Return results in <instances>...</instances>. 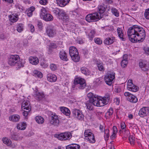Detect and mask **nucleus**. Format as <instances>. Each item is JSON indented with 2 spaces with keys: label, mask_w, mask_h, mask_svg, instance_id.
Returning a JSON list of instances; mask_svg holds the SVG:
<instances>
[{
  "label": "nucleus",
  "mask_w": 149,
  "mask_h": 149,
  "mask_svg": "<svg viewBox=\"0 0 149 149\" xmlns=\"http://www.w3.org/2000/svg\"><path fill=\"white\" fill-rule=\"evenodd\" d=\"M81 112H82L79 109H74L73 110L72 113L73 116L77 118V117H78L79 115Z\"/></svg>",
  "instance_id": "35"
},
{
  "label": "nucleus",
  "mask_w": 149,
  "mask_h": 149,
  "mask_svg": "<svg viewBox=\"0 0 149 149\" xmlns=\"http://www.w3.org/2000/svg\"><path fill=\"white\" fill-rule=\"evenodd\" d=\"M104 138L105 140H107L108 139L109 136V130L107 129L104 130Z\"/></svg>",
  "instance_id": "46"
},
{
  "label": "nucleus",
  "mask_w": 149,
  "mask_h": 149,
  "mask_svg": "<svg viewBox=\"0 0 149 149\" xmlns=\"http://www.w3.org/2000/svg\"><path fill=\"white\" fill-rule=\"evenodd\" d=\"M89 100L86 103L87 108L90 110L93 109V106L102 107L107 104L110 99V95L106 94L103 97L94 95L92 93H89L87 94Z\"/></svg>",
  "instance_id": "1"
},
{
  "label": "nucleus",
  "mask_w": 149,
  "mask_h": 149,
  "mask_svg": "<svg viewBox=\"0 0 149 149\" xmlns=\"http://www.w3.org/2000/svg\"><path fill=\"white\" fill-rule=\"evenodd\" d=\"M35 7L31 6L27 9L26 11V13L29 17H31L32 16L33 12L34 10Z\"/></svg>",
  "instance_id": "27"
},
{
  "label": "nucleus",
  "mask_w": 149,
  "mask_h": 149,
  "mask_svg": "<svg viewBox=\"0 0 149 149\" xmlns=\"http://www.w3.org/2000/svg\"><path fill=\"white\" fill-rule=\"evenodd\" d=\"M46 33L49 37H53L55 36L56 33V30L54 27L51 25L48 26L46 29Z\"/></svg>",
  "instance_id": "10"
},
{
  "label": "nucleus",
  "mask_w": 149,
  "mask_h": 149,
  "mask_svg": "<svg viewBox=\"0 0 149 149\" xmlns=\"http://www.w3.org/2000/svg\"><path fill=\"white\" fill-rule=\"evenodd\" d=\"M60 109L61 112L66 116L70 115V112L68 108L65 107H60Z\"/></svg>",
  "instance_id": "26"
},
{
  "label": "nucleus",
  "mask_w": 149,
  "mask_h": 149,
  "mask_svg": "<svg viewBox=\"0 0 149 149\" xmlns=\"http://www.w3.org/2000/svg\"><path fill=\"white\" fill-rule=\"evenodd\" d=\"M29 61L31 63L34 65H36L39 63L38 58L36 57H30L29 58Z\"/></svg>",
  "instance_id": "25"
},
{
  "label": "nucleus",
  "mask_w": 149,
  "mask_h": 149,
  "mask_svg": "<svg viewBox=\"0 0 149 149\" xmlns=\"http://www.w3.org/2000/svg\"><path fill=\"white\" fill-rule=\"evenodd\" d=\"M121 91V89L119 88H116L115 89V92L117 93H120Z\"/></svg>",
  "instance_id": "61"
},
{
  "label": "nucleus",
  "mask_w": 149,
  "mask_h": 149,
  "mask_svg": "<svg viewBox=\"0 0 149 149\" xmlns=\"http://www.w3.org/2000/svg\"><path fill=\"white\" fill-rule=\"evenodd\" d=\"M144 16L146 19H149V8L146 10Z\"/></svg>",
  "instance_id": "53"
},
{
  "label": "nucleus",
  "mask_w": 149,
  "mask_h": 149,
  "mask_svg": "<svg viewBox=\"0 0 149 149\" xmlns=\"http://www.w3.org/2000/svg\"><path fill=\"white\" fill-rule=\"evenodd\" d=\"M106 8L102 6H99L98 7L97 13L100 14V16H101V14L103 13L105 10Z\"/></svg>",
  "instance_id": "34"
},
{
  "label": "nucleus",
  "mask_w": 149,
  "mask_h": 149,
  "mask_svg": "<svg viewBox=\"0 0 149 149\" xmlns=\"http://www.w3.org/2000/svg\"><path fill=\"white\" fill-rule=\"evenodd\" d=\"M132 80L129 79L127 82V89L130 91L133 92H136L139 89V88L134 84L132 82Z\"/></svg>",
  "instance_id": "11"
},
{
  "label": "nucleus",
  "mask_w": 149,
  "mask_h": 149,
  "mask_svg": "<svg viewBox=\"0 0 149 149\" xmlns=\"http://www.w3.org/2000/svg\"><path fill=\"white\" fill-rule=\"evenodd\" d=\"M40 16L46 21H51L53 19L52 16L51 14L47 13L45 8H43L41 9Z\"/></svg>",
  "instance_id": "3"
},
{
  "label": "nucleus",
  "mask_w": 149,
  "mask_h": 149,
  "mask_svg": "<svg viewBox=\"0 0 149 149\" xmlns=\"http://www.w3.org/2000/svg\"><path fill=\"white\" fill-rule=\"evenodd\" d=\"M2 141L4 143L8 146H10L12 143L10 139L6 137H3L2 139Z\"/></svg>",
  "instance_id": "32"
},
{
  "label": "nucleus",
  "mask_w": 149,
  "mask_h": 149,
  "mask_svg": "<svg viewBox=\"0 0 149 149\" xmlns=\"http://www.w3.org/2000/svg\"><path fill=\"white\" fill-rule=\"evenodd\" d=\"M59 19L66 21L68 20L69 17L65 12L63 10H61L58 16Z\"/></svg>",
  "instance_id": "14"
},
{
  "label": "nucleus",
  "mask_w": 149,
  "mask_h": 149,
  "mask_svg": "<svg viewBox=\"0 0 149 149\" xmlns=\"http://www.w3.org/2000/svg\"><path fill=\"white\" fill-rule=\"evenodd\" d=\"M80 146L76 144H72L67 146L66 147V149H79Z\"/></svg>",
  "instance_id": "29"
},
{
  "label": "nucleus",
  "mask_w": 149,
  "mask_h": 149,
  "mask_svg": "<svg viewBox=\"0 0 149 149\" xmlns=\"http://www.w3.org/2000/svg\"><path fill=\"white\" fill-rule=\"evenodd\" d=\"M59 57L60 59L63 61H67L68 60L67 54L63 50H62L60 52Z\"/></svg>",
  "instance_id": "15"
},
{
  "label": "nucleus",
  "mask_w": 149,
  "mask_h": 149,
  "mask_svg": "<svg viewBox=\"0 0 149 149\" xmlns=\"http://www.w3.org/2000/svg\"><path fill=\"white\" fill-rule=\"evenodd\" d=\"M61 9H60L58 8H56L53 10V12L56 15L57 17L58 16L59 14L60 10Z\"/></svg>",
  "instance_id": "48"
},
{
  "label": "nucleus",
  "mask_w": 149,
  "mask_h": 149,
  "mask_svg": "<svg viewBox=\"0 0 149 149\" xmlns=\"http://www.w3.org/2000/svg\"><path fill=\"white\" fill-rule=\"evenodd\" d=\"M115 41V38H108L105 39L104 41V43L106 45H109L112 44Z\"/></svg>",
  "instance_id": "23"
},
{
  "label": "nucleus",
  "mask_w": 149,
  "mask_h": 149,
  "mask_svg": "<svg viewBox=\"0 0 149 149\" xmlns=\"http://www.w3.org/2000/svg\"><path fill=\"white\" fill-rule=\"evenodd\" d=\"M148 65L147 61L144 60L140 62V68L143 71H147L148 70Z\"/></svg>",
  "instance_id": "17"
},
{
  "label": "nucleus",
  "mask_w": 149,
  "mask_h": 149,
  "mask_svg": "<svg viewBox=\"0 0 149 149\" xmlns=\"http://www.w3.org/2000/svg\"><path fill=\"white\" fill-rule=\"evenodd\" d=\"M35 93L34 97L36 100L38 101H40L43 100L45 97V95L42 92H39L37 90L35 91Z\"/></svg>",
  "instance_id": "13"
},
{
  "label": "nucleus",
  "mask_w": 149,
  "mask_h": 149,
  "mask_svg": "<svg viewBox=\"0 0 149 149\" xmlns=\"http://www.w3.org/2000/svg\"><path fill=\"white\" fill-rule=\"evenodd\" d=\"M102 81V79L101 78H99L96 79L95 83H96L97 85H100Z\"/></svg>",
  "instance_id": "54"
},
{
  "label": "nucleus",
  "mask_w": 149,
  "mask_h": 149,
  "mask_svg": "<svg viewBox=\"0 0 149 149\" xmlns=\"http://www.w3.org/2000/svg\"><path fill=\"white\" fill-rule=\"evenodd\" d=\"M84 117V116L82 114V113L80 114L79 116H78V117H77V119H78L79 120H82Z\"/></svg>",
  "instance_id": "58"
},
{
  "label": "nucleus",
  "mask_w": 149,
  "mask_h": 149,
  "mask_svg": "<svg viewBox=\"0 0 149 149\" xmlns=\"http://www.w3.org/2000/svg\"><path fill=\"white\" fill-rule=\"evenodd\" d=\"M113 133H117V129L116 127L115 126H113Z\"/></svg>",
  "instance_id": "59"
},
{
  "label": "nucleus",
  "mask_w": 149,
  "mask_h": 149,
  "mask_svg": "<svg viewBox=\"0 0 149 149\" xmlns=\"http://www.w3.org/2000/svg\"><path fill=\"white\" fill-rule=\"evenodd\" d=\"M33 75L37 77H38L41 78L42 77V74L40 72L37 70H34L33 72Z\"/></svg>",
  "instance_id": "39"
},
{
  "label": "nucleus",
  "mask_w": 149,
  "mask_h": 149,
  "mask_svg": "<svg viewBox=\"0 0 149 149\" xmlns=\"http://www.w3.org/2000/svg\"><path fill=\"white\" fill-rule=\"evenodd\" d=\"M11 138L15 140H17L20 139L19 134L16 133H14L11 134Z\"/></svg>",
  "instance_id": "41"
},
{
  "label": "nucleus",
  "mask_w": 149,
  "mask_h": 149,
  "mask_svg": "<svg viewBox=\"0 0 149 149\" xmlns=\"http://www.w3.org/2000/svg\"><path fill=\"white\" fill-rule=\"evenodd\" d=\"M50 69L53 71H55L57 68L56 65L54 63H52L50 65Z\"/></svg>",
  "instance_id": "49"
},
{
  "label": "nucleus",
  "mask_w": 149,
  "mask_h": 149,
  "mask_svg": "<svg viewBox=\"0 0 149 149\" xmlns=\"http://www.w3.org/2000/svg\"><path fill=\"white\" fill-rule=\"evenodd\" d=\"M35 119L36 122L39 124H42L44 122V118L40 116H36Z\"/></svg>",
  "instance_id": "38"
},
{
  "label": "nucleus",
  "mask_w": 149,
  "mask_h": 149,
  "mask_svg": "<svg viewBox=\"0 0 149 149\" xmlns=\"http://www.w3.org/2000/svg\"><path fill=\"white\" fill-rule=\"evenodd\" d=\"M72 60L74 62H77L79 60V54L74 55V56H71Z\"/></svg>",
  "instance_id": "43"
},
{
  "label": "nucleus",
  "mask_w": 149,
  "mask_h": 149,
  "mask_svg": "<svg viewBox=\"0 0 149 149\" xmlns=\"http://www.w3.org/2000/svg\"><path fill=\"white\" fill-rule=\"evenodd\" d=\"M117 32L119 38L122 41H125L126 38L123 34V31L121 28L118 27L117 29Z\"/></svg>",
  "instance_id": "18"
},
{
  "label": "nucleus",
  "mask_w": 149,
  "mask_h": 149,
  "mask_svg": "<svg viewBox=\"0 0 149 149\" xmlns=\"http://www.w3.org/2000/svg\"><path fill=\"white\" fill-rule=\"evenodd\" d=\"M140 32V27L137 25H134L130 27L127 30V34L130 40L132 42L139 41L137 38L139 35L138 32Z\"/></svg>",
  "instance_id": "2"
},
{
  "label": "nucleus",
  "mask_w": 149,
  "mask_h": 149,
  "mask_svg": "<svg viewBox=\"0 0 149 149\" xmlns=\"http://www.w3.org/2000/svg\"><path fill=\"white\" fill-rule=\"evenodd\" d=\"M97 65L98 70L100 71H103L104 70V68L102 65V63L98 62L97 63Z\"/></svg>",
  "instance_id": "44"
},
{
  "label": "nucleus",
  "mask_w": 149,
  "mask_h": 149,
  "mask_svg": "<svg viewBox=\"0 0 149 149\" xmlns=\"http://www.w3.org/2000/svg\"><path fill=\"white\" fill-rule=\"evenodd\" d=\"M9 20L12 22H16L18 19V15H14V14L10 15L9 16Z\"/></svg>",
  "instance_id": "28"
},
{
  "label": "nucleus",
  "mask_w": 149,
  "mask_h": 149,
  "mask_svg": "<svg viewBox=\"0 0 149 149\" xmlns=\"http://www.w3.org/2000/svg\"><path fill=\"white\" fill-rule=\"evenodd\" d=\"M115 102L117 105H118L120 102V100L118 98H116L115 99Z\"/></svg>",
  "instance_id": "63"
},
{
  "label": "nucleus",
  "mask_w": 149,
  "mask_h": 149,
  "mask_svg": "<svg viewBox=\"0 0 149 149\" xmlns=\"http://www.w3.org/2000/svg\"><path fill=\"white\" fill-rule=\"evenodd\" d=\"M48 81L51 82H54L56 81L57 78L56 75L52 74H49L47 75Z\"/></svg>",
  "instance_id": "19"
},
{
  "label": "nucleus",
  "mask_w": 149,
  "mask_h": 149,
  "mask_svg": "<svg viewBox=\"0 0 149 149\" xmlns=\"http://www.w3.org/2000/svg\"><path fill=\"white\" fill-rule=\"evenodd\" d=\"M127 100L128 101L132 103H136L138 101L137 98L134 95H130L129 97H128Z\"/></svg>",
  "instance_id": "30"
},
{
  "label": "nucleus",
  "mask_w": 149,
  "mask_h": 149,
  "mask_svg": "<svg viewBox=\"0 0 149 149\" xmlns=\"http://www.w3.org/2000/svg\"><path fill=\"white\" fill-rule=\"evenodd\" d=\"M50 124L52 125L58 126L59 125V121L58 115L55 113H53L50 116Z\"/></svg>",
  "instance_id": "7"
},
{
  "label": "nucleus",
  "mask_w": 149,
  "mask_h": 149,
  "mask_svg": "<svg viewBox=\"0 0 149 149\" xmlns=\"http://www.w3.org/2000/svg\"><path fill=\"white\" fill-rule=\"evenodd\" d=\"M17 66L18 67V68H20L21 67H23L24 66V61H18L17 63Z\"/></svg>",
  "instance_id": "52"
},
{
  "label": "nucleus",
  "mask_w": 149,
  "mask_h": 149,
  "mask_svg": "<svg viewBox=\"0 0 149 149\" xmlns=\"http://www.w3.org/2000/svg\"><path fill=\"white\" fill-rule=\"evenodd\" d=\"M22 109H26V110L30 111L31 109V106L29 101H24L22 104Z\"/></svg>",
  "instance_id": "16"
},
{
  "label": "nucleus",
  "mask_w": 149,
  "mask_h": 149,
  "mask_svg": "<svg viewBox=\"0 0 149 149\" xmlns=\"http://www.w3.org/2000/svg\"><path fill=\"white\" fill-rule=\"evenodd\" d=\"M19 59V57L18 55H11L8 61V64L11 65H13L18 62Z\"/></svg>",
  "instance_id": "12"
},
{
  "label": "nucleus",
  "mask_w": 149,
  "mask_h": 149,
  "mask_svg": "<svg viewBox=\"0 0 149 149\" xmlns=\"http://www.w3.org/2000/svg\"><path fill=\"white\" fill-rule=\"evenodd\" d=\"M101 18V16L100 17L99 14L96 12L87 15L86 17V19L87 22H90L97 21Z\"/></svg>",
  "instance_id": "4"
},
{
  "label": "nucleus",
  "mask_w": 149,
  "mask_h": 149,
  "mask_svg": "<svg viewBox=\"0 0 149 149\" xmlns=\"http://www.w3.org/2000/svg\"><path fill=\"white\" fill-rule=\"evenodd\" d=\"M85 139L91 143H94L95 140L94 135L90 131V130H86L84 133Z\"/></svg>",
  "instance_id": "9"
},
{
  "label": "nucleus",
  "mask_w": 149,
  "mask_h": 149,
  "mask_svg": "<svg viewBox=\"0 0 149 149\" xmlns=\"http://www.w3.org/2000/svg\"><path fill=\"white\" fill-rule=\"evenodd\" d=\"M17 127L18 130H24L26 128V124L24 122L20 123L17 125Z\"/></svg>",
  "instance_id": "31"
},
{
  "label": "nucleus",
  "mask_w": 149,
  "mask_h": 149,
  "mask_svg": "<svg viewBox=\"0 0 149 149\" xmlns=\"http://www.w3.org/2000/svg\"><path fill=\"white\" fill-rule=\"evenodd\" d=\"M69 54L71 56L74 55L79 54V53L76 47H69Z\"/></svg>",
  "instance_id": "20"
},
{
  "label": "nucleus",
  "mask_w": 149,
  "mask_h": 149,
  "mask_svg": "<svg viewBox=\"0 0 149 149\" xmlns=\"http://www.w3.org/2000/svg\"><path fill=\"white\" fill-rule=\"evenodd\" d=\"M74 84L75 86L79 89H83L86 86L85 80L80 78L75 79L74 81Z\"/></svg>",
  "instance_id": "5"
},
{
  "label": "nucleus",
  "mask_w": 149,
  "mask_h": 149,
  "mask_svg": "<svg viewBox=\"0 0 149 149\" xmlns=\"http://www.w3.org/2000/svg\"><path fill=\"white\" fill-rule=\"evenodd\" d=\"M96 31L95 29H93L91 31V32L89 33L88 36V38L90 40H92L93 38L94 37Z\"/></svg>",
  "instance_id": "37"
},
{
  "label": "nucleus",
  "mask_w": 149,
  "mask_h": 149,
  "mask_svg": "<svg viewBox=\"0 0 149 149\" xmlns=\"http://www.w3.org/2000/svg\"><path fill=\"white\" fill-rule=\"evenodd\" d=\"M17 30L19 32H21L23 29V24L21 23H19L17 25Z\"/></svg>",
  "instance_id": "42"
},
{
  "label": "nucleus",
  "mask_w": 149,
  "mask_h": 149,
  "mask_svg": "<svg viewBox=\"0 0 149 149\" xmlns=\"http://www.w3.org/2000/svg\"><path fill=\"white\" fill-rule=\"evenodd\" d=\"M121 128L122 130H125V125L124 123H121L120 124Z\"/></svg>",
  "instance_id": "60"
},
{
  "label": "nucleus",
  "mask_w": 149,
  "mask_h": 149,
  "mask_svg": "<svg viewBox=\"0 0 149 149\" xmlns=\"http://www.w3.org/2000/svg\"><path fill=\"white\" fill-rule=\"evenodd\" d=\"M146 34L143 29L140 27V42H142L144 39Z\"/></svg>",
  "instance_id": "33"
},
{
  "label": "nucleus",
  "mask_w": 149,
  "mask_h": 149,
  "mask_svg": "<svg viewBox=\"0 0 149 149\" xmlns=\"http://www.w3.org/2000/svg\"><path fill=\"white\" fill-rule=\"evenodd\" d=\"M94 40L95 42L98 45H100L102 43V40L99 38H95Z\"/></svg>",
  "instance_id": "50"
},
{
  "label": "nucleus",
  "mask_w": 149,
  "mask_h": 149,
  "mask_svg": "<svg viewBox=\"0 0 149 149\" xmlns=\"http://www.w3.org/2000/svg\"><path fill=\"white\" fill-rule=\"evenodd\" d=\"M39 3L42 5H46L48 3V1L47 0H40Z\"/></svg>",
  "instance_id": "55"
},
{
  "label": "nucleus",
  "mask_w": 149,
  "mask_h": 149,
  "mask_svg": "<svg viewBox=\"0 0 149 149\" xmlns=\"http://www.w3.org/2000/svg\"><path fill=\"white\" fill-rule=\"evenodd\" d=\"M115 73L113 72H109L107 73L104 77L105 82L109 86L112 84V81L115 78Z\"/></svg>",
  "instance_id": "6"
},
{
  "label": "nucleus",
  "mask_w": 149,
  "mask_h": 149,
  "mask_svg": "<svg viewBox=\"0 0 149 149\" xmlns=\"http://www.w3.org/2000/svg\"><path fill=\"white\" fill-rule=\"evenodd\" d=\"M9 118L10 120L13 122H17L19 121L20 116L17 114H13L10 116Z\"/></svg>",
  "instance_id": "22"
},
{
  "label": "nucleus",
  "mask_w": 149,
  "mask_h": 149,
  "mask_svg": "<svg viewBox=\"0 0 149 149\" xmlns=\"http://www.w3.org/2000/svg\"><path fill=\"white\" fill-rule=\"evenodd\" d=\"M30 111H28V110H26V111H24L23 112V115L25 116V119H27V118H26V117L27 116L28 114H29V112Z\"/></svg>",
  "instance_id": "57"
},
{
  "label": "nucleus",
  "mask_w": 149,
  "mask_h": 149,
  "mask_svg": "<svg viewBox=\"0 0 149 149\" xmlns=\"http://www.w3.org/2000/svg\"><path fill=\"white\" fill-rule=\"evenodd\" d=\"M72 135L70 132H65L58 134H55V137L61 140H66L71 137Z\"/></svg>",
  "instance_id": "8"
},
{
  "label": "nucleus",
  "mask_w": 149,
  "mask_h": 149,
  "mask_svg": "<svg viewBox=\"0 0 149 149\" xmlns=\"http://www.w3.org/2000/svg\"><path fill=\"white\" fill-rule=\"evenodd\" d=\"M81 72L86 75H89L90 72L88 68L85 67L81 68Z\"/></svg>",
  "instance_id": "36"
},
{
  "label": "nucleus",
  "mask_w": 149,
  "mask_h": 149,
  "mask_svg": "<svg viewBox=\"0 0 149 149\" xmlns=\"http://www.w3.org/2000/svg\"><path fill=\"white\" fill-rule=\"evenodd\" d=\"M149 111L148 108L147 107H143L140 109V117H143L147 115Z\"/></svg>",
  "instance_id": "24"
},
{
  "label": "nucleus",
  "mask_w": 149,
  "mask_h": 149,
  "mask_svg": "<svg viewBox=\"0 0 149 149\" xmlns=\"http://www.w3.org/2000/svg\"><path fill=\"white\" fill-rule=\"evenodd\" d=\"M70 0H56L57 4L61 7H63L68 3Z\"/></svg>",
  "instance_id": "21"
},
{
  "label": "nucleus",
  "mask_w": 149,
  "mask_h": 149,
  "mask_svg": "<svg viewBox=\"0 0 149 149\" xmlns=\"http://www.w3.org/2000/svg\"><path fill=\"white\" fill-rule=\"evenodd\" d=\"M112 13L116 17H118L119 15V13L117 9L114 8H112L111 9Z\"/></svg>",
  "instance_id": "40"
},
{
  "label": "nucleus",
  "mask_w": 149,
  "mask_h": 149,
  "mask_svg": "<svg viewBox=\"0 0 149 149\" xmlns=\"http://www.w3.org/2000/svg\"><path fill=\"white\" fill-rule=\"evenodd\" d=\"M127 57H128V55L126 54H124L123 56V60H125L128 61L127 59Z\"/></svg>",
  "instance_id": "64"
},
{
  "label": "nucleus",
  "mask_w": 149,
  "mask_h": 149,
  "mask_svg": "<svg viewBox=\"0 0 149 149\" xmlns=\"http://www.w3.org/2000/svg\"><path fill=\"white\" fill-rule=\"evenodd\" d=\"M143 49L145 54L147 55H149V47H144Z\"/></svg>",
  "instance_id": "56"
},
{
  "label": "nucleus",
  "mask_w": 149,
  "mask_h": 149,
  "mask_svg": "<svg viewBox=\"0 0 149 149\" xmlns=\"http://www.w3.org/2000/svg\"><path fill=\"white\" fill-rule=\"evenodd\" d=\"M128 61L125 60H122L121 63V65L123 68H125L128 64Z\"/></svg>",
  "instance_id": "47"
},
{
  "label": "nucleus",
  "mask_w": 149,
  "mask_h": 149,
  "mask_svg": "<svg viewBox=\"0 0 149 149\" xmlns=\"http://www.w3.org/2000/svg\"><path fill=\"white\" fill-rule=\"evenodd\" d=\"M131 93L128 92H125L124 93V95L126 97L127 96L128 97H129V96H130V95H131Z\"/></svg>",
  "instance_id": "62"
},
{
  "label": "nucleus",
  "mask_w": 149,
  "mask_h": 149,
  "mask_svg": "<svg viewBox=\"0 0 149 149\" xmlns=\"http://www.w3.org/2000/svg\"><path fill=\"white\" fill-rule=\"evenodd\" d=\"M129 141L130 143L131 144H134L135 140L134 139V138L132 136H130L129 137Z\"/></svg>",
  "instance_id": "51"
},
{
  "label": "nucleus",
  "mask_w": 149,
  "mask_h": 149,
  "mask_svg": "<svg viewBox=\"0 0 149 149\" xmlns=\"http://www.w3.org/2000/svg\"><path fill=\"white\" fill-rule=\"evenodd\" d=\"M113 113V109L112 108H110L108 111L106 113V116L108 117H110L112 115Z\"/></svg>",
  "instance_id": "45"
}]
</instances>
